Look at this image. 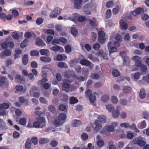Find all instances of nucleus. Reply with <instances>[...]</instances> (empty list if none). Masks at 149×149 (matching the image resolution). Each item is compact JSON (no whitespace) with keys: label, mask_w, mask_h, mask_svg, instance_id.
Listing matches in <instances>:
<instances>
[{"label":"nucleus","mask_w":149,"mask_h":149,"mask_svg":"<svg viewBox=\"0 0 149 149\" xmlns=\"http://www.w3.org/2000/svg\"><path fill=\"white\" fill-rule=\"evenodd\" d=\"M78 101V99L74 97H70L69 102L71 104H74L77 103Z\"/></svg>","instance_id":"obj_30"},{"label":"nucleus","mask_w":149,"mask_h":149,"mask_svg":"<svg viewBox=\"0 0 149 149\" xmlns=\"http://www.w3.org/2000/svg\"><path fill=\"white\" fill-rule=\"evenodd\" d=\"M113 142L112 141H109L108 142V145L109 146V149H116L115 146L112 145Z\"/></svg>","instance_id":"obj_59"},{"label":"nucleus","mask_w":149,"mask_h":149,"mask_svg":"<svg viewBox=\"0 0 149 149\" xmlns=\"http://www.w3.org/2000/svg\"><path fill=\"white\" fill-rule=\"evenodd\" d=\"M101 99L104 102H106L109 100V95H104L102 96Z\"/></svg>","instance_id":"obj_44"},{"label":"nucleus","mask_w":149,"mask_h":149,"mask_svg":"<svg viewBox=\"0 0 149 149\" xmlns=\"http://www.w3.org/2000/svg\"><path fill=\"white\" fill-rule=\"evenodd\" d=\"M118 125V123L117 122L112 123H111V125L108 126H105L107 130L109 132H113L114 131V127Z\"/></svg>","instance_id":"obj_9"},{"label":"nucleus","mask_w":149,"mask_h":149,"mask_svg":"<svg viewBox=\"0 0 149 149\" xmlns=\"http://www.w3.org/2000/svg\"><path fill=\"white\" fill-rule=\"evenodd\" d=\"M146 93L145 89L143 88H141L140 89L139 93L140 97L142 99H144L146 96Z\"/></svg>","instance_id":"obj_17"},{"label":"nucleus","mask_w":149,"mask_h":149,"mask_svg":"<svg viewBox=\"0 0 149 149\" xmlns=\"http://www.w3.org/2000/svg\"><path fill=\"white\" fill-rule=\"evenodd\" d=\"M66 109V107L65 105L61 104L59 106V110L61 111H63Z\"/></svg>","instance_id":"obj_56"},{"label":"nucleus","mask_w":149,"mask_h":149,"mask_svg":"<svg viewBox=\"0 0 149 149\" xmlns=\"http://www.w3.org/2000/svg\"><path fill=\"white\" fill-rule=\"evenodd\" d=\"M132 88L128 86H124L123 92L124 93H127L131 92L132 91Z\"/></svg>","instance_id":"obj_16"},{"label":"nucleus","mask_w":149,"mask_h":149,"mask_svg":"<svg viewBox=\"0 0 149 149\" xmlns=\"http://www.w3.org/2000/svg\"><path fill=\"white\" fill-rule=\"evenodd\" d=\"M36 45L38 46L44 47L46 45L43 42L42 39L37 38L36 42Z\"/></svg>","instance_id":"obj_19"},{"label":"nucleus","mask_w":149,"mask_h":149,"mask_svg":"<svg viewBox=\"0 0 149 149\" xmlns=\"http://www.w3.org/2000/svg\"><path fill=\"white\" fill-rule=\"evenodd\" d=\"M28 40L26 39L24 40L20 44V47L22 48H24L26 47L28 44Z\"/></svg>","instance_id":"obj_31"},{"label":"nucleus","mask_w":149,"mask_h":149,"mask_svg":"<svg viewBox=\"0 0 149 149\" xmlns=\"http://www.w3.org/2000/svg\"><path fill=\"white\" fill-rule=\"evenodd\" d=\"M146 121L143 120L139 123L138 127L139 129H143L146 127Z\"/></svg>","instance_id":"obj_18"},{"label":"nucleus","mask_w":149,"mask_h":149,"mask_svg":"<svg viewBox=\"0 0 149 149\" xmlns=\"http://www.w3.org/2000/svg\"><path fill=\"white\" fill-rule=\"evenodd\" d=\"M70 81L68 79H65L62 84L63 90L66 91L70 87Z\"/></svg>","instance_id":"obj_7"},{"label":"nucleus","mask_w":149,"mask_h":149,"mask_svg":"<svg viewBox=\"0 0 149 149\" xmlns=\"http://www.w3.org/2000/svg\"><path fill=\"white\" fill-rule=\"evenodd\" d=\"M66 115L65 114L61 113L59 114L58 118L62 121V122H63L64 123L66 120Z\"/></svg>","instance_id":"obj_14"},{"label":"nucleus","mask_w":149,"mask_h":149,"mask_svg":"<svg viewBox=\"0 0 149 149\" xmlns=\"http://www.w3.org/2000/svg\"><path fill=\"white\" fill-rule=\"evenodd\" d=\"M30 55L32 56H38L39 55V52L37 50L32 51L30 53Z\"/></svg>","instance_id":"obj_47"},{"label":"nucleus","mask_w":149,"mask_h":149,"mask_svg":"<svg viewBox=\"0 0 149 149\" xmlns=\"http://www.w3.org/2000/svg\"><path fill=\"white\" fill-rule=\"evenodd\" d=\"M62 11V10L58 7L54 9L52 11L51 14L49 17L51 18L56 17L57 16L60 15Z\"/></svg>","instance_id":"obj_3"},{"label":"nucleus","mask_w":149,"mask_h":149,"mask_svg":"<svg viewBox=\"0 0 149 149\" xmlns=\"http://www.w3.org/2000/svg\"><path fill=\"white\" fill-rule=\"evenodd\" d=\"M140 70L141 72H146L147 70V66L144 64H142L141 66H140Z\"/></svg>","instance_id":"obj_42"},{"label":"nucleus","mask_w":149,"mask_h":149,"mask_svg":"<svg viewBox=\"0 0 149 149\" xmlns=\"http://www.w3.org/2000/svg\"><path fill=\"white\" fill-rule=\"evenodd\" d=\"M12 36L13 38L15 40H18L19 38V36L18 33L16 32H13V33Z\"/></svg>","instance_id":"obj_46"},{"label":"nucleus","mask_w":149,"mask_h":149,"mask_svg":"<svg viewBox=\"0 0 149 149\" xmlns=\"http://www.w3.org/2000/svg\"><path fill=\"white\" fill-rule=\"evenodd\" d=\"M60 47L58 45H55L53 46L52 49H50L52 50L55 52H57L60 50Z\"/></svg>","instance_id":"obj_55"},{"label":"nucleus","mask_w":149,"mask_h":149,"mask_svg":"<svg viewBox=\"0 0 149 149\" xmlns=\"http://www.w3.org/2000/svg\"><path fill=\"white\" fill-rule=\"evenodd\" d=\"M43 19L42 18L39 17L36 20V22L37 25H40L43 22Z\"/></svg>","instance_id":"obj_60"},{"label":"nucleus","mask_w":149,"mask_h":149,"mask_svg":"<svg viewBox=\"0 0 149 149\" xmlns=\"http://www.w3.org/2000/svg\"><path fill=\"white\" fill-rule=\"evenodd\" d=\"M40 59L42 61L46 63L50 62L51 61V59L47 56H41Z\"/></svg>","instance_id":"obj_20"},{"label":"nucleus","mask_w":149,"mask_h":149,"mask_svg":"<svg viewBox=\"0 0 149 149\" xmlns=\"http://www.w3.org/2000/svg\"><path fill=\"white\" fill-rule=\"evenodd\" d=\"M94 125H95V127H94L93 126L92 127L93 128H94V131L95 133H97L102 128V125L99 123L98 121L97 120H95V121L93 123Z\"/></svg>","instance_id":"obj_8"},{"label":"nucleus","mask_w":149,"mask_h":149,"mask_svg":"<svg viewBox=\"0 0 149 149\" xmlns=\"http://www.w3.org/2000/svg\"><path fill=\"white\" fill-rule=\"evenodd\" d=\"M104 143L103 140L101 139H99L98 140L97 144L100 147H102L104 145Z\"/></svg>","instance_id":"obj_49"},{"label":"nucleus","mask_w":149,"mask_h":149,"mask_svg":"<svg viewBox=\"0 0 149 149\" xmlns=\"http://www.w3.org/2000/svg\"><path fill=\"white\" fill-rule=\"evenodd\" d=\"M112 115L114 118L118 117L120 115L119 111L118 109H116L113 112Z\"/></svg>","instance_id":"obj_32"},{"label":"nucleus","mask_w":149,"mask_h":149,"mask_svg":"<svg viewBox=\"0 0 149 149\" xmlns=\"http://www.w3.org/2000/svg\"><path fill=\"white\" fill-rule=\"evenodd\" d=\"M31 142L34 145H36L37 144L38 140V139L36 137H32L31 139Z\"/></svg>","instance_id":"obj_51"},{"label":"nucleus","mask_w":149,"mask_h":149,"mask_svg":"<svg viewBox=\"0 0 149 149\" xmlns=\"http://www.w3.org/2000/svg\"><path fill=\"white\" fill-rule=\"evenodd\" d=\"M144 12V10L141 8L138 7L135 9L134 11H131V14L134 16H136L137 15H140Z\"/></svg>","instance_id":"obj_6"},{"label":"nucleus","mask_w":149,"mask_h":149,"mask_svg":"<svg viewBox=\"0 0 149 149\" xmlns=\"http://www.w3.org/2000/svg\"><path fill=\"white\" fill-rule=\"evenodd\" d=\"M6 78L4 77H2L0 79V86L3 85L6 83L8 85V82L6 81Z\"/></svg>","instance_id":"obj_29"},{"label":"nucleus","mask_w":149,"mask_h":149,"mask_svg":"<svg viewBox=\"0 0 149 149\" xmlns=\"http://www.w3.org/2000/svg\"><path fill=\"white\" fill-rule=\"evenodd\" d=\"M83 0H74V6L75 8L79 9L81 8Z\"/></svg>","instance_id":"obj_11"},{"label":"nucleus","mask_w":149,"mask_h":149,"mask_svg":"<svg viewBox=\"0 0 149 149\" xmlns=\"http://www.w3.org/2000/svg\"><path fill=\"white\" fill-rule=\"evenodd\" d=\"M36 120L37 121L33 123V127L42 128L46 126V120L45 118L39 116L37 118Z\"/></svg>","instance_id":"obj_1"},{"label":"nucleus","mask_w":149,"mask_h":149,"mask_svg":"<svg viewBox=\"0 0 149 149\" xmlns=\"http://www.w3.org/2000/svg\"><path fill=\"white\" fill-rule=\"evenodd\" d=\"M89 24L91 26L94 28H95L97 26V24L96 22L93 20L92 19L89 20Z\"/></svg>","instance_id":"obj_40"},{"label":"nucleus","mask_w":149,"mask_h":149,"mask_svg":"<svg viewBox=\"0 0 149 149\" xmlns=\"http://www.w3.org/2000/svg\"><path fill=\"white\" fill-rule=\"evenodd\" d=\"M26 122V119L24 118H20L19 121V124L22 125H25Z\"/></svg>","instance_id":"obj_43"},{"label":"nucleus","mask_w":149,"mask_h":149,"mask_svg":"<svg viewBox=\"0 0 149 149\" xmlns=\"http://www.w3.org/2000/svg\"><path fill=\"white\" fill-rule=\"evenodd\" d=\"M114 3L112 1H109L107 2L106 4V6L107 8H111L113 6Z\"/></svg>","instance_id":"obj_58"},{"label":"nucleus","mask_w":149,"mask_h":149,"mask_svg":"<svg viewBox=\"0 0 149 149\" xmlns=\"http://www.w3.org/2000/svg\"><path fill=\"white\" fill-rule=\"evenodd\" d=\"M76 78V79L78 80L79 81H83L85 80L86 78L85 77H83L82 76H79L78 77H77L76 76V77H75Z\"/></svg>","instance_id":"obj_61"},{"label":"nucleus","mask_w":149,"mask_h":149,"mask_svg":"<svg viewBox=\"0 0 149 149\" xmlns=\"http://www.w3.org/2000/svg\"><path fill=\"white\" fill-rule=\"evenodd\" d=\"M65 76L66 77L68 78L71 77L74 78L76 77V75L74 73V72L71 71H68L66 72Z\"/></svg>","instance_id":"obj_13"},{"label":"nucleus","mask_w":149,"mask_h":149,"mask_svg":"<svg viewBox=\"0 0 149 149\" xmlns=\"http://www.w3.org/2000/svg\"><path fill=\"white\" fill-rule=\"evenodd\" d=\"M123 16V18L128 21H131L132 19V17L130 15H126Z\"/></svg>","instance_id":"obj_45"},{"label":"nucleus","mask_w":149,"mask_h":149,"mask_svg":"<svg viewBox=\"0 0 149 149\" xmlns=\"http://www.w3.org/2000/svg\"><path fill=\"white\" fill-rule=\"evenodd\" d=\"M131 59L135 62V65L137 67H140L142 65L141 57L138 56H133Z\"/></svg>","instance_id":"obj_4"},{"label":"nucleus","mask_w":149,"mask_h":149,"mask_svg":"<svg viewBox=\"0 0 149 149\" xmlns=\"http://www.w3.org/2000/svg\"><path fill=\"white\" fill-rule=\"evenodd\" d=\"M24 77L19 74H17L15 76V81H17L18 83L23 82L25 81Z\"/></svg>","instance_id":"obj_12"},{"label":"nucleus","mask_w":149,"mask_h":149,"mask_svg":"<svg viewBox=\"0 0 149 149\" xmlns=\"http://www.w3.org/2000/svg\"><path fill=\"white\" fill-rule=\"evenodd\" d=\"M39 100L40 102L42 104H47L48 102L46 99L43 97H40L39 99Z\"/></svg>","instance_id":"obj_52"},{"label":"nucleus","mask_w":149,"mask_h":149,"mask_svg":"<svg viewBox=\"0 0 149 149\" xmlns=\"http://www.w3.org/2000/svg\"><path fill=\"white\" fill-rule=\"evenodd\" d=\"M71 32L74 36H76L78 34L77 29L75 27H71Z\"/></svg>","instance_id":"obj_38"},{"label":"nucleus","mask_w":149,"mask_h":149,"mask_svg":"<svg viewBox=\"0 0 149 149\" xmlns=\"http://www.w3.org/2000/svg\"><path fill=\"white\" fill-rule=\"evenodd\" d=\"M111 11L110 9H108L106 13L105 17L106 19L109 18L111 16Z\"/></svg>","instance_id":"obj_33"},{"label":"nucleus","mask_w":149,"mask_h":149,"mask_svg":"<svg viewBox=\"0 0 149 149\" xmlns=\"http://www.w3.org/2000/svg\"><path fill=\"white\" fill-rule=\"evenodd\" d=\"M120 5H118L116 6V8H114L112 9L113 14L114 15H117L120 11Z\"/></svg>","instance_id":"obj_25"},{"label":"nucleus","mask_w":149,"mask_h":149,"mask_svg":"<svg viewBox=\"0 0 149 149\" xmlns=\"http://www.w3.org/2000/svg\"><path fill=\"white\" fill-rule=\"evenodd\" d=\"M98 121L99 122L104 123L106 122V116H104L101 115L97 117Z\"/></svg>","instance_id":"obj_27"},{"label":"nucleus","mask_w":149,"mask_h":149,"mask_svg":"<svg viewBox=\"0 0 149 149\" xmlns=\"http://www.w3.org/2000/svg\"><path fill=\"white\" fill-rule=\"evenodd\" d=\"M1 47L2 48L4 49H6L8 48L7 42H2L1 45Z\"/></svg>","instance_id":"obj_63"},{"label":"nucleus","mask_w":149,"mask_h":149,"mask_svg":"<svg viewBox=\"0 0 149 149\" xmlns=\"http://www.w3.org/2000/svg\"><path fill=\"white\" fill-rule=\"evenodd\" d=\"M106 108L110 112H113L114 111V107L113 105H107L106 106Z\"/></svg>","instance_id":"obj_36"},{"label":"nucleus","mask_w":149,"mask_h":149,"mask_svg":"<svg viewBox=\"0 0 149 149\" xmlns=\"http://www.w3.org/2000/svg\"><path fill=\"white\" fill-rule=\"evenodd\" d=\"M112 74L115 77H118L120 75V73L119 70L116 69L113 70L112 71Z\"/></svg>","instance_id":"obj_35"},{"label":"nucleus","mask_w":149,"mask_h":149,"mask_svg":"<svg viewBox=\"0 0 149 149\" xmlns=\"http://www.w3.org/2000/svg\"><path fill=\"white\" fill-rule=\"evenodd\" d=\"M63 123V122H62L58 118L55 119L53 121V125L56 127L61 126Z\"/></svg>","instance_id":"obj_10"},{"label":"nucleus","mask_w":149,"mask_h":149,"mask_svg":"<svg viewBox=\"0 0 149 149\" xmlns=\"http://www.w3.org/2000/svg\"><path fill=\"white\" fill-rule=\"evenodd\" d=\"M100 47V45L98 43H95L93 45V49L95 50H98Z\"/></svg>","instance_id":"obj_64"},{"label":"nucleus","mask_w":149,"mask_h":149,"mask_svg":"<svg viewBox=\"0 0 149 149\" xmlns=\"http://www.w3.org/2000/svg\"><path fill=\"white\" fill-rule=\"evenodd\" d=\"M81 137L83 140L85 141L88 139V136L86 134L83 133L81 134Z\"/></svg>","instance_id":"obj_50"},{"label":"nucleus","mask_w":149,"mask_h":149,"mask_svg":"<svg viewBox=\"0 0 149 149\" xmlns=\"http://www.w3.org/2000/svg\"><path fill=\"white\" fill-rule=\"evenodd\" d=\"M55 107L53 105H50L48 107L49 110L53 113L55 111Z\"/></svg>","instance_id":"obj_57"},{"label":"nucleus","mask_w":149,"mask_h":149,"mask_svg":"<svg viewBox=\"0 0 149 149\" xmlns=\"http://www.w3.org/2000/svg\"><path fill=\"white\" fill-rule=\"evenodd\" d=\"M28 56L27 54H25L23 57L22 61L23 64L24 65H26L28 62Z\"/></svg>","instance_id":"obj_26"},{"label":"nucleus","mask_w":149,"mask_h":149,"mask_svg":"<svg viewBox=\"0 0 149 149\" xmlns=\"http://www.w3.org/2000/svg\"><path fill=\"white\" fill-rule=\"evenodd\" d=\"M47 79L45 77H43L41 80L38 81L39 84L41 85L43 84V83H45L47 81Z\"/></svg>","instance_id":"obj_53"},{"label":"nucleus","mask_w":149,"mask_h":149,"mask_svg":"<svg viewBox=\"0 0 149 149\" xmlns=\"http://www.w3.org/2000/svg\"><path fill=\"white\" fill-rule=\"evenodd\" d=\"M31 142L30 138H28L27 139L26 142L25 147L26 149L29 148L31 146Z\"/></svg>","instance_id":"obj_28"},{"label":"nucleus","mask_w":149,"mask_h":149,"mask_svg":"<svg viewBox=\"0 0 149 149\" xmlns=\"http://www.w3.org/2000/svg\"><path fill=\"white\" fill-rule=\"evenodd\" d=\"M132 142L134 144L137 145L140 147L143 146L146 143L145 139L140 136L134 138Z\"/></svg>","instance_id":"obj_2"},{"label":"nucleus","mask_w":149,"mask_h":149,"mask_svg":"<svg viewBox=\"0 0 149 149\" xmlns=\"http://www.w3.org/2000/svg\"><path fill=\"white\" fill-rule=\"evenodd\" d=\"M89 98L90 102L92 103H94L96 100V97L93 94H92L90 95V96H89Z\"/></svg>","instance_id":"obj_37"},{"label":"nucleus","mask_w":149,"mask_h":149,"mask_svg":"<svg viewBox=\"0 0 149 149\" xmlns=\"http://www.w3.org/2000/svg\"><path fill=\"white\" fill-rule=\"evenodd\" d=\"M81 123V121L79 120H74L72 125L73 127L79 126Z\"/></svg>","instance_id":"obj_34"},{"label":"nucleus","mask_w":149,"mask_h":149,"mask_svg":"<svg viewBox=\"0 0 149 149\" xmlns=\"http://www.w3.org/2000/svg\"><path fill=\"white\" fill-rule=\"evenodd\" d=\"M12 15L14 18H15L19 15V12L16 10L14 9L12 11Z\"/></svg>","instance_id":"obj_41"},{"label":"nucleus","mask_w":149,"mask_h":149,"mask_svg":"<svg viewBox=\"0 0 149 149\" xmlns=\"http://www.w3.org/2000/svg\"><path fill=\"white\" fill-rule=\"evenodd\" d=\"M111 101L112 103L116 104L118 102V99L116 97L113 96L111 99Z\"/></svg>","instance_id":"obj_62"},{"label":"nucleus","mask_w":149,"mask_h":149,"mask_svg":"<svg viewBox=\"0 0 149 149\" xmlns=\"http://www.w3.org/2000/svg\"><path fill=\"white\" fill-rule=\"evenodd\" d=\"M80 63L83 65L89 66L91 70L93 68L94 65L92 63L86 59L81 60L80 61Z\"/></svg>","instance_id":"obj_5"},{"label":"nucleus","mask_w":149,"mask_h":149,"mask_svg":"<svg viewBox=\"0 0 149 149\" xmlns=\"http://www.w3.org/2000/svg\"><path fill=\"white\" fill-rule=\"evenodd\" d=\"M99 55H102V57L103 60H107L108 59L107 55L105 53L103 52L102 50H100L98 52Z\"/></svg>","instance_id":"obj_21"},{"label":"nucleus","mask_w":149,"mask_h":149,"mask_svg":"<svg viewBox=\"0 0 149 149\" xmlns=\"http://www.w3.org/2000/svg\"><path fill=\"white\" fill-rule=\"evenodd\" d=\"M57 65L59 68H66L67 67L66 64L63 62H59L57 64Z\"/></svg>","instance_id":"obj_39"},{"label":"nucleus","mask_w":149,"mask_h":149,"mask_svg":"<svg viewBox=\"0 0 149 149\" xmlns=\"http://www.w3.org/2000/svg\"><path fill=\"white\" fill-rule=\"evenodd\" d=\"M108 49L109 50V55H110L111 53L114 52H116L117 50V48L116 47L113 46L110 48Z\"/></svg>","instance_id":"obj_48"},{"label":"nucleus","mask_w":149,"mask_h":149,"mask_svg":"<svg viewBox=\"0 0 149 149\" xmlns=\"http://www.w3.org/2000/svg\"><path fill=\"white\" fill-rule=\"evenodd\" d=\"M49 139L46 138H41L39 140V143L40 144L47 143L49 142Z\"/></svg>","instance_id":"obj_23"},{"label":"nucleus","mask_w":149,"mask_h":149,"mask_svg":"<svg viewBox=\"0 0 149 149\" xmlns=\"http://www.w3.org/2000/svg\"><path fill=\"white\" fill-rule=\"evenodd\" d=\"M124 62L123 63L124 65L126 64V63H129L130 61V58L128 56H126L123 58Z\"/></svg>","instance_id":"obj_54"},{"label":"nucleus","mask_w":149,"mask_h":149,"mask_svg":"<svg viewBox=\"0 0 149 149\" xmlns=\"http://www.w3.org/2000/svg\"><path fill=\"white\" fill-rule=\"evenodd\" d=\"M67 58V56L65 54L63 55L58 54V55L56 57V60L58 61H61L63 60V59H66Z\"/></svg>","instance_id":"obj_24"},{"label":"nucleus","mask_w":149,"mask_h":149,"mask_svg":"<svg viewBox=\"0 0 149 149\" xmlns=\"http://www.w3.org/2000/svg\"><path fill=\"white\" fill-rule=\"evenodd\" d=\"M19 102L24 104L28 105V100L27 99H25L23 97H20L19 98Z\"/></svg>","instance_id":"obj_22"},{"label":"nucleus","mask_w":149,"mask_h":149,"mask_svg":"<svg viewBox=\"0 0 149 149\" xmlns=\"http://www.w3.org/2000/svg\"><path fill=\"white\" fill-rule=\"evenodd\" d=\"M120 24L122 28L124 30H126L128 28L127 23L123 19L121 20L120 22Z\"/></svg>","instance_id":"obj_15"}]
</instances>
